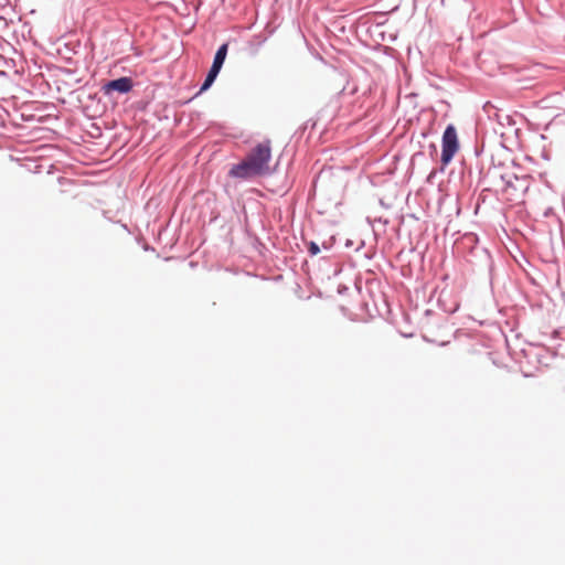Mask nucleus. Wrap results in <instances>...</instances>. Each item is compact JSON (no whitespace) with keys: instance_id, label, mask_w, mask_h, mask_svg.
<instances>
[{"instance_id":"obj_1","label":"nucleus","mask_w":565,"mask_h":565,"mask_svg":"<svg viewBox=\"0 0 565 565\" xmlns=\"http://www.w3.org/2000/svg\"><path fill=\"white\" fill-rule=\"evenodd\" d=\"M271 159L270 141L258 142L250 148L245 158L228 172V177H255L266 173H273L269 168Z\"/></svg>"},{"instance_id":"obj_2","label":"nucleus","mask_w":565,"mask_h":565,"mask_svg":"<svg viewBox=\"0 0 565 565\" xmlns=\"http://www.w3.org/2000/svg\"><path fill=\"white\" fill-rule=\"evenodd\" d=\"M459 149L457 130L454 125H448L441 139V163L448 164Z\"/></svg>"},{"instance_id":"obj_3","label":"nucleus","mask_w":565,"mask_h":565,"mask_svg":"<svg viewBox=\"0 0 565 565\" xmlns=\"http://www.w3.org/2000/svg\"><path fill=\"white\" fill-rule=\"evenodd\" d=\"M226 54H227V44L224 43L217 49V51L214 55V58H213L212 66L209 71L203 84L201 85L200 92H204L212 86V84L214 83L215 78L217 77V75L224 64Z\"/></svg>"},{"instance_id":"obj_4","label":"nucleus","mask_w":565,"mask_h":565,"mask_svg":"<svg viewBox=\"0 0 565 565\" xmlns=\"http://www.w3.org/2000/svg\"><path fill=\"white\" fill-rule=\"evenodd\" d=\"M132 79L130 77L124 76L105 83L103 86V92L105 95H109L113 92H117L119 94H127L132 89Z\"/></svg>"},{"instance_id":"obj_5","label":"nucleus","mask_w":565,"mask_h":565,"mask_svg":"<svg viewBox=\"0 0 565 565\" xmlns=\"http://www.w3.org/2000/svg\"><path fill=\"white\" fill-rule=\"evenodd\" d=\"M28 171L34 173V174H42V173H52L51 168L53 166L49 163L47 161H41L36 162L34 160H26V163L24 164Z\"/></svg>"},{"instance_id":"obj_6","label":"nucleus","mask_w":565,"mask_h":565,"mask_svg":"<svg viewBox=\"0 0 565 565\" xmlns=\"http://www.w3.org/2000/svg\"><path fill=\"white\" fill-rule=\"evenodd\" d=\"M319 252H320V248H319L318 244H316L315 242H311V243L309 244V253H310L311 255H313V256H315V255H317Z\"/></svg>"},{"instance_id":"obj_7","label":"nucleus","mask_w":565,"mask_h":565,"mask_svg":"<svg viewBox=\"0 0 565 565\" xmlns=\"http://www.w3.org/2000/svg\"><path fill=\"white\" fill-rule=\"evenodd\" d=\"M332 170H333V168H332V167H328V168L323 167V168L319 171L318 177H323V175H326V174H333V171H332Z\"/></svg>"},{"instance_id":"obj_8","label":"nucleus","mask_w":565,"mask_h":565,"mask_svg":"<svg viewBox=\"0 0 565 565\" xmlns=\"http://www.w3.org/2000/svg\"><path fill=\"white\" fill-rule=\"evenodd\" d=\"M471 174H472V172H471V170H469L467 177H471ZM459 177L465 178L466 177V172L461 171Z\"/></svg>"},{"instance_id":"obj_9","label":"nucleus","mask_w":565,"mask_h":565,"mask_svg":"<svg viewBox=\"0 0 565 565\" xmlns=\"http://www.w3.org/2000/svg\"><path fill=\"white\" fill-rule=\"evenodd\" d=\"M435 174H436V171H431V172L428 174V177H429V178H433V177H435Z\"/></svg>"},{"instance_id":"obj_10","label":"nucleus","mask_w":565,"mask_h":565,"mask_svg":"<svg viewBox=\"0 0 565 565\" xmlns=\"http://www.w3.org/2000/svg\"><path fill=\"white\" fill-rule=\"evenodd\" d=\"M6 75V73L3 71H0V76H3Z\"/></svg>"}]
</instances>
